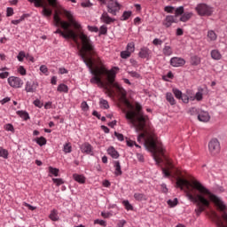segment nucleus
Returning a JSON list of instances; mask_svg holds the SVG:
<instances>
[{
    "mask_svg": "<svg viewBox=\"0 0 227 227\" xmlns=\"http://www.w3.org/2000/svg\"><path fill=\"white\" fill-rule=\"evenodd\" d=\"M63 15H65L68 21L62 20L59 13H55L53 15L54 26L64 29L63 31L61 28H57L54 33L55 35H59L62 38H65V40H73V42L77 43V45H79L78 38H80L82 45L80 50V58L83 63H85L90 74H93L90 79V82L92 84H98V86H104L102 75H106V81L109 84H114L122 97L124 105L128 109H122V113L125 114L127 121H146V115L143 114L141 105L137 103L135 106L130 104L129 99L126 98L127 93L125 92V90H123V87L118 83H114L116 74L120 68L113 67L112 69L107 70L102 60L98 59L94 61L93 58H91L95 53L93 44L91 43L90 37H88L83 32H81L82 29L81 23L75 20L74 13L70 11L64 10Z\"/></svg>",
    "mask_w": 227,
    "mask_h": 227,
    "instance_id": "obj_1",
    "label": "nucleus"
},
{
    "mask_svg": "<svg viewBox=\"0 0 227 227\" xmlns=\"http://www.w3.org/2000/svg\"><path fill=\"white\" fill-rule=\"evenodd\" d=\"M176 186L182 189V191H184V188L186 189V198L196 204L195 214L198 217L210 207V201H212L220 212H223L222 219L227 224V213L224 212L227 206L221 197H217V195L212 193L210 190L207 189V187L198 181L191 183L187 179L177 178Z\"/></svg>",
    "mask_w": 227,
    "mask_h": 227,
    "instance_id": "obj_2",
    "label": "nucleus"
},
{
    "mask_svg": "<svg viewBox=\"0 0 227 227\" xmlns=\"http://www.w3.org/2000/svg\"><path fill=\"white\" fill-rule=\"evenodd\" d=\"M195 12L200 17H210L214 13V8L205 3H200L196 5Z\"/></svg>",
    "mask_w": 227,
    "mask_h": 227,
    "instance_id": "obj_3",
    "label": "nucleus"
},
{
    "mask_svg": "<svg viewBox=\"0 0 227 227\" xmlns=\"http://www.w3.org/2000/svg\"><path fill=\"white\" fill-rule=\"evenodd\" d=\"M28 3H34L35 8H43L42 14L44 17H51L52 15V10L47 8L43 4V0H27Z\"/></svg>",
    "mask_w": 227,
    "mask_h": 227,
    "instance_id": "obj_4",
    "label": "nucleus"
},
{
    "mask_svg": "<svg viewBox=\"0 0 227 227\" xmlns=\"http://www.w3.org/2000/svg\"><path fill=\"white\" fill-rule=\"evenodd\" d=\"M208 150L212 155H217L221 152V144L217 138H213L209 141Z\"/></svg>",
    "mask_w": 227,
    "mask_h": 227,
    "instance_id": "obj_5",
    "label": "nucleus"
},
{
    "mask_svg": "<svg viewBox=\"0 0 227 227\" xmlns=\"http://www.w3.org/2000/svg\"><path fill=\"white\" fill-rule=\"evenodd\" d=\"M106 8L108 13L116 16L120 12V10H121V4L115 0V2H108Z\"/></svg>",
    "mask_w": 227,
    "mask_h": 227,
    "instance_id": "obj_6",
    "label": "nucleus"
},
{
    "mask_svg": "<svg viewBox=\"0 0 227 227\" xmlns=\"http://www.w3.org/2000/svg\"><path fill=\"white\" fill-rule=\"evenodd\" d=\"M7 82L9 86H11V88H14L15 90L22 88V86H24V81H22L20 77L17 76H10L7 79Z\"/></svg>",
    "mask_w": 227,
    "mask_h": 227,
    "instance_id": "obj_7",
    "label": "nucleus"
},
{
    "mask_svg": "<svg viewBox=\"0 0 227 227\" xmlns=\"http://www.w3.org/2000/svg\"><path fill=\"white\" fill-rule=\"evenodd\" d=\"M210 219L216 224L217 227H226L224 225V222H223V219L220 217L219 215L214 210H211L208 214Z\"/></svg>",
    "mask_w": 227,
    "mask_h": 227,
    "instance_id": "obj_8",
    "label": "nucleus"
},
{
    "mask_svg": "<svg viewBox=\"0 0 227 227\" xmlns=\"http://www.w3.org/2000/svg\"><path fill=\"white\" fill-rule=\"evenodd\" d=\"M38 88V82H31L27 81L25 84V91L27 93H35Z\"/></svg>",
    "mask_w": 227,
    "mask_h": 227,
    "instance_id": "obj_9",
    "label": "nucleus"
},
{
    "mask_svg": "<svg viewBox=\"0 0 227 227\" xmlns=\"http://www.w3.org/2000/svg\"><path fill=\"white\" fill-rule=\"evenodd\" d=\"M80 150L82 153L86 155H93V146L90 143L85 142L80 145Z\"/></svg>",
    "mask_w": 227,
    "mask_h": 227,
    "instance_id": "obj_10",
    "label": "nucleus"
},
{
    "mask_svg": "<svg viewBox=\"0 0 227 227\" xmlns=\"http://www.w3.org/2000/svg\"><path fill=\"white\" fill-rule=\"evenodd\" d=\"M173 24H176V18L174 15H167L162 21L164 27H171Z\"/></svg>",
    "mask_w": 227,
    "mask_h": 227,
    "instance_id": "obj_11",
    "label": "nucleus"
},
{
    "mask_svg": "<svg viewBox=\"0 0 227 227\" xmlns=\"http://www.w3.org/2000/svg\"><path fill=\"white\" fill-rule=\"evenodd\" d=\"M170 65L176 68L184 67V65H185V59L180 57H173L170 59Z\"/></svg>",
    "mask_w": 227,
    "mask_h": 227,
    "instance_id": "obj_12",
    "label": "nucleus"
},
{
    "mask_svg": "<svg viewBox=\"0 0 227 227\" xmlns=\"http://www.w3.org/2000/svg\"><path fill=\"white\" fill-rule=\"evenodd\" d=\"M115 20L116 19L109 16V13L107 12H104L100 16V21L103 22V24L110 25L113 24V22H114Z\"/></svg>",
    "mask_w": 227,
    "mask_h": 227,
    "instance_id": "obj_13",
    "label": "nucleus"
},
{
    "mask_svg": "<svg viewBox=\"0 0 227 227\" xmlns=\"http://www.w3.org/2000/svg\"><path fill=\"white\" fill-rule=\"evenodd\" d=\"M152 54V51L148 47H142L140 51L138 52V56L142 59H150Z\"/></svg>",
    "mask_w": 227,
    "mask_h": 227,
    "instance_id": "obj_14",
    "label": "nucleus"
},
{
    "mask_svg": "<svg viewBox=\"0 0 227 227\" xmlns=\"http://www.w3.org/2000/svg\"><path fill=\"white\" fill-rule=\"evenodd\" d=\"M199 121H210V114H208V112L201 111L200 112L198 115Z\"/></svg>",
    "mask_w": 227,
    "mask_h": 227,
    "instance_id": "obj_15",
    "label": "nucleus"
},
{
    "mask_svg": "<svg viewBox=\"0 0 227 227\" xmlns=\"http://www.w3.org/2000/svg\"><path fill=\"white\" fill-rule=\"evenodd\" d=\"M165 98L170 106H176V100L175 99V96H173V93L171 92H167L165 94Z\"/></svg>",
    "mask_w": 227,
    "mask_h": 227,
    "instance_id": "obj_16",
    "label": "nucleus"
},
{
    "mask_svg": "<svg viewBox=\"0 0 227 227\" xmlns=\"http://www.w3.org/2000/svg\"><path fill=\"white\" fill-rule=\"evenodd\" d=\"M114 168L115 169L114 171L115 176H121L123 172L121 171V165L120 164V161H114Z\"/></svg>",
    "mask_w": 227,
    "mask_h": 227,
    "instance_id": "obj_17",
    "label": "nucleus"
},
{
    "mask_svg": "<svg viewBox=\"0 0 227 227\" xmlns=\"http://www.w3.org/2000/svg\"><path fill=\"white\" fill-rule=\"evenodd\" d=\"M167 162L168 164V167L161 168V170H162L164 177L169 178V176H171V172H169V169H171V168H173V165L169 161H167Z\"/></svg>",
    "mask_w": 227,
    "mask_h": 227,
    "instance_id": "obj_18",
    "label": "nucleus"
},
{
    "mask_svg": "<svg viewBox=\"0 0 227 227\" xmlns=\"http://www.w3.org/2000/svg\"><path fill=\"white\" fill-rule=\"evenodd\" d=\"M133 197L136 200V201H146V200H148V197H146L145 193L141 192H135Z\"/></svg>",
    "mask_w": 227,
    "mask_h": 227,
    "instance_id": "obj_19",
    "label": "nucleus"
},
{
    "mask_svg": "<svg viewBox=\"0 0 227 227\" xmlns=\"http://www.w3.org/2000/svg\"><path fill=\"white\" fill-rule=\"evenodd\" d=\"M107 153L113 159H118V157H120V153H118V151H116V149H114V147H109L107 149Z\"/></svg>",
    "mask_w": 227,
    "mask_h": 227,
    "instance_id": "obj_20",
    "label": "nucleus"
},
{
    "mask_svg": "<svg viewBox=\"0 0 227 227\" xmlns=\"http://www.w3.org/2000/svg\"><path fill=\"white\" fill-rule=\"evenodd\" d=\"M16 114H18V116L22 118V120H24L25 121H27V120H29V118H30L29 114L24 110H19L16 112Z\"/></svg>",
    "mask_w": 227,
    "mask_h": 227,
    "instance_id": "obj_21",
    "label": "nucleus"
},
{
    "mask_svg": "<svg viewBox=\"0 0 227 227\" xmlns=\"http://www.w3.org/2000/svg\"><path fill=\"white\" fill-rule=\"evenodd\" d=\"M186 93L187 95L184 94L180 99L184 102V104H189V100H191V98H192V90H187Z\"/></svg>",
    "mask_w": 227,
    "mask_h": 227,
    "instance_id": "obj_22",
    "label": "nucleus"
},
{
    "mask_svg": "<svg viewBox=\"0 0 227 227\" xmlns=\"http://www.w3.org/2000/svg\"><path fill=\"white\" fill-rule=\"evenodd\" d=\"M194 100H197V102H201V100H203V92L198 91L195 95H192V92L191 101L194 102Z\"/></svg>",
    "mask_w": 227,
    "mask_h": 227,
    "instance_id": "obj_23",
    "label": "nucleus"
},
{
    "mask_svg": "<svg viewBox=\"0 0 227 227\" xmlns=\"http://www.w3.org/2000/svg\"><path fill=\"white\" fill-rule=\"evenodd\" d=\"M73 178L75 182H78V184H85L86 182V177L82 175L74 174Z\"/></svg>",
    "mask_w": 227,
    "mask_h": 227,
    "instance_id": "obj_24",
    "label": "nucleus"
},
{
    "mask_svg": "<svg viewBox=\"0 0 227 227\" xmlns=\"http://www.w3.org/2000/svg\"><path fill=\"white\" fill-rule=\"evenodd\" d=\"M34 142L39 146H45L47 145V138L43 137H36L34 139Z\"/></svg>",
    "mask_w": 227,
    "mask_h": 227,
    "instance_id": "obj_25",
    "label": "nucleus"
},
{
    "mask_svg": "<svg viewBox=\"0 0 227 227\" xmlns=\"http://www.w3.org/2000/svg\"><path fill=\"white\" fill-rule=\"evenodd\" d=\"M192 18V12H184L183 15L180 17L181 22H187L191 20Z\"/></svg>",
    "mask_w": 227,
    "mask_h": 227,
    "instance_id": "obj_26",
    "label": "nucleus"
},
{
    "mask_svg": "<svg viewBox=\"0 0 227 227\" xmlns=\"http://www.w3.org/2000/svg\"><path fill=\"white\" fill-rule=\"evenodd\" d=\"M211 58L212 59H215L216 61H219V59L223 58V55H221V52H219V50H212Z\"/></svg>",
    "mask_w": 227,
    "mask_h": 227,
    "instance_id": "obj_27",
    "label": "nucleus"
},
{
    "mask_svg": "<svg viewBox=\"0 0 227 227\" xmlns=\"http://www.w3.org/2000/svg\"><path fill=\"white\" fill-rule=\"evenodd\" d=\"M57 91L59 93H68V87L65 83H60L57 88Z\"/></svg>",
    "mask_w": 227,
    "mask_h": 227,
    "instance_id": "obj_28",
    "label": "nucleus"
},
{
    "mask_svg": "<svg viewBox=\"0 0 227 227\" xmlns=\"http://www.w3.org/2000/svg\"><path fill=\"white\" fill-rule=\"evenodd\" d=\"M162 52L164 54V56H172L173 55V48H171V46H168L167 44H165Z\"/></svg>",
    "mask_w": 227,
    "mask_h": 227,
    "instance_id": "obj_29",
    "label": "nucleus"
},
{
    "mask_svg": "<svg viewBox=\"0 0 227 227\" xmlns=\"http://www.w3.org/2000/svg\"><path fill=\"white\" fill-rule=\"evenodd\" d=\"M49 176H59V169L53 168V167H49Z\"/></svg>",
    "mask_w": 227,
    "mask_h": 227,
    "instance_id": "obj_30",
    "label": "nucleus"
},
{
    "mask_svg": "<svg viewBox=\"0 0 227 227\" xmlns=\"http://www.w3.org/2000/svg\"><path fill=\"white\" fill-rule=\"evenodd\" d=\"M191 63L194 67H198V65H200L201 63V59H200V57H198L196 55L192 56L191 57Z\"/></svg>",
    "mask_w": 227,
    "mask_h": 227,
    "instance_id": "obj_31",
    "label": "nucleus"
},
{
    "mask_svg": "<svg viewBox=\"0 0 227 227\" xmlns=\"http://www.w3.org/2000/svg\"><path fill=\"white\" fill-rule=\"evenodd\" d=\"M49 217L51 221H59V216L58 215V210H56V209L51 210Z\"/></svg>",
    "mask_w": 227,
    "mask_h": 227,
    "instance_id": "obj_32",
    "label": "nucleus"
},
{
    "mask_svg": "<svg viewBox=\"0 0 227 227\" xmlns=\"http://www.w3.org/2000/svg\"><path fill=\"white\" fill-rule=\"evenodd\" d=\"M207 38L210 40V42H215L217 40V35L214 30H209L207 32Z\"/></svg>",
    "mask_w": 227,
    "mask_h": 227,
    "instance_id": "obj_33",
    "label": "nucleus"
},
{
    "mask_svg": "<svg viewBox=\"0 0 227 227\" xmlns=\"http://www.w3.org/2000/svg\"><path fill=\"white\" fill-rule=\"evenodd\" d=\"M63 152L64 153H72V144L70 142L64 144Z\"/></svg>",
    "mask_w": 227,
    "mask_h": 227,
    "instance_id": "obj_34",
    "label": "nucleus"
},
{
    "mask_svg": "<svg viewBox=\"0 0 227 227\" xmlns=\"http://www.w3.org/2000/svg\"><path fill=\"white\" fill-rule=\"evenodd\" d=\"M131 16L132 11H125L121 17V20H129V19H130Z\"/></svg>",
    "mask_w": 227,
    "mask_h": 227,
    "instance_id": "obj_35",
    "label": "nucleus"
},
{
    "mask_svg": "<svg viewBox=\"0 0 227 227\" xmlns=\"http://www.w3.org/2000/svg\"><path fill=\"white\" fill-rule=\"evenodd\" d=\"M184 6L176 7L175 9V15H174V17L176 18V17H180V15L183 16L184 15Z\"/></svg>",
    "mask_w": 227,
    "mask_h": 227,
    "instance_id": "obj_36",
    "label": "nucleus"
},
{
    "mask_svg": "<svg viewBox=\"0 0 227 227\" xmlns=\"http://www.w3.org/2000/svg\"><path fill=\"white\" fill-rule=\"evenodd\" d=\"M99 106L101 109H109V102L104 98L99 99Z\"/></svg>",
    "mask_w": 227,
    "mask_h": 227,
    "instance_id": "obj_37",
    "label": "nucleus"
},
{
    "mask_svg": "<svg viewBox=\"0 0 227 227\" xmlns=\"http://www.w3.org/2000/svg\"><path fill=\"white\" fill-rule=\"evenodd\" d=\"M172 92L175 95L176 98H177L178 100H180L182 98V96L184 95L182 93V90H180L176 88L172 89Z\"/></svg>",
    "mask_w": 227,
    "mask_h": 227,
    "instance_id": "obj_38",
    "label": "nucleus"
},
{
    "mask_svg": "<svg viewBox=\"0 0 227 227\" xmlns=\"http://www.w3.org/2000/svg\"><path fill=\"white\" fill-rule=\"evenodd\" d=\"M126 51H128L129 52H130L132 54V52H134V51H136V44L133 42L129 43L127 44Z\"/></svg>",
    "mask_w": 227,
    "mask_h": 227,
    "instance_id": "obj_39",
    "label": "nucleus"
},
{
    "mask_svg": "<svg viewBox=\"0 0 227 227\" xmlns=\"http://www.w3.org/2000/svg\"><path fill=\"white\" fill-rule=\"evenodd\" d=\"M26 20V14H23L22 16H20L19 20H12L11 23L13 24L14 26H18V24H20V22H23V20Z\"/></svg>",
    "mask_w": 227,
    "mask_h": 227,
    "instance_id": "obj_40",
    "label": "nucleus"
},
{
    "mask_svg": "<svg viewBox=\"0 0 227 227\" xmlns=\"http://www.w3.org/2000/svg\"><path fill=\"white\" fill-rule=\"evenodd\" d=\"M132 55V53L130 51H122L121 52V58L122 59H129V58H130V56Z\"/></svg>",
    "mask_w": 227,
    "mask_h": 227,
    "instance_id": "obj_41",
    "label": "nucleus"
},
{
    "mask_svg": "<svg viewBox=\"0 0 227 227\" xmlns=\"http://www.w3.org/2000/svg\"><path fill=\"white\" fill-rule=\"evenodd\" d=\"M167 203L168 206H170L171 208H173L178 205V199L168 200Z\"/></svg>",
    "mask_w": 227,
    "mask_h": 227,
    "instance_id": "obj_42",
    "label": "nucleus"
},
{
    "mask_svg": "<svg viewBox=\"0 0 227 227\" xmlns=\"http://www.w3.org/2000/svg\"><path fill=\"white\" fill-rule=\"evenodd\" d=\"M122 205L125 207L126 210H134V207L129 200H123Z\"/></svg>",
    "mask_w": 227,
    "mask_h": 227,
    "instance_id": "obj_43",
    "label": "nucleus"
},
{
    "mask_svg": "<svg viewBox=\"0 0 227 227\" xmlns=\"http://www.w3.org/2000/svg\"><path fill=\"white\" fill-rule=\"evenodd\" d=\"M0 157H3V159H8V150L0 147Z\"/></svg>",
    "mask_w": 227,
    "mask_h": 227,
    "instance_id": "obj_44",
    "label": "nucleus"
},
{
    "mask_svg": "<svg viewBox=\"0 0 227 227\" xmlns=\"http://www.w3.org/2000/svg\"><path fill=\"white\" fill-rule=\"evenodd\" d=\"M201 111L199 109V108H196V107H192L190 110H189V113L190 114H192V116H194L197 114V116H199L200 113Z\"/></svg>",
    "mask_w": 227,
    "mask_h": 227,
    "instance_id": "obj_45",
    "label": "nucleus"
},
{
    "mask_svg": "<svg viewBox=\"0 0 227 227\" xmlns=\"http://www.w3.org/2000/svg\"><path fill=\"white\" fill-rule=\"evenodd\" d=\"M4 129L7 130V132H15V128L12 125V123L5 124Z\"/></svg>",
    "mask_w": 227,
    "mask_h": 227,
    "instance_id": "obj_46",
    "label": "nucleus"
},
{
    "mask_svg": "<svg viewBox=\"0 0 227 227\" xmlns=\"http://www.w3.org/2000/svg\"><path fill=\"white\" fill-rule=\"evenodd\" d=\"M52 182L55 183V184L59 187V185H63L65 184V181L61 178H52Z\"/></svg>",
    "mask_w": 227,
    "mask_h": 227,
    "instance_id": "obj_47",
    "label": "nucleus"
},
{
    "mask_svg": "<svg viewBox=\"0 0 227 227\" xmlns=\"http://www.w3.org/2000/svg\"><path fill=\"white\" fill-rule=\"evenodd\" d=\"M175 10L176 8L170 5H167L164 8V12H166L167 13H175Z\"/></svg>",
    "mask_w": 227,
    "mask_h": 227,
    "instance_id": "obj_48",
    "label": "nucleus"
},
{
    "mask_svg": "<svg viewBox=\"0 0 227 227\" xmlns=\"http://www.w3.org/2000/svg\"><path fill=\"white\" fill-rule=\"evenodd\" d=\"M33 104L35 107H38L39 109H42L43 107V103H42L40 99L34 100Z\"/></svg>",
    "mask_w": 227,
    "mask_h": 227,
    "instance_id": "obj_49",
    "label": "nucleus"
},
{
    "mask_svg": "<svg viewBox=\"0 0 227 227\" xmlns=\"http://www.w3.org/2000/svg\"><path fill=\"white\" fill-rule=\"evenodd\" d=\"M99 35H107V26L102 25L99 27Z\"/></svg>",
    "mask_w": 227,
    "mask_h": 227,
    "instance_id": "obj_50",
    "label": "nucleus"
},
{
    "mask_svg": "<svg viewBox=\"0 0 227 227\" xmlns=\"http://www.w3.org/2000/svg\"><path fill=\"white\" fill-rule=\"evenodd\" d=\"M24 58H26V52L20 51L18 56H17L18 61H20V62L24 61Z\"/></svg>",
    "mask_w": 227,
    "mask_h": 227,
    "instance_id": "obj_51",
    "label": "nucleus"
},
{
    "mask_svg": "<svg viewBox=\"0 0 227 227\" xmlns=\"http://www.w3.org/2000/svg\"><path fill=\"white\" fill-rule=\"evenodd\" d=\"M40 71L43 74H45V75H49V68H47V66H45V65L41 66L40 67Z\"/></svg>",
    "mask_w": 227,
    "mask_h": 227,
    "instance_id": "obj_52",
    "label": "nucleus"
},
{
    "mask_svg": "<svg viewBox=\"0 0 227 227\" xmlns=\"http://www.w3.org/2000/svg\"><path fill=\"white\" fill-rule=\"evenodd\" d=\"M82 8H90V6H93V4L91 2H90V0H85L82 3Z\"/></svg>",
    "mask_w": 227,
    "mask_h": 227,
    "instance_id": "obj_53",
    "label": "nucleus"
},
{
    "mask_svg": "<svg viewBox=\"0 0 227 227\" xmlns=\"http://www.w3.org/2000/svg\"><path fill=\"white\" fill-rule=\"evenodd\" d=\"M50 6L52 8H58V0H47Z\"/></svg>",
    "mask_w": 227,
    "mask_h": 227,
    "instance_id": "obj_54",
    "label": "nucleus"
},
{
    "mask_svg": "<svg viewBox=\"0 0 227 227\" xmlns=\"http://www.w3.org/2000/svg\"><path fill=\"white\" fill-rule=\"evenodd\" d=\"M88 29L90 31V33H98V27L95 26H88Z\"/></svg>",
    "mask_w": 227,
    "mask_h": 227,
    "instance_id": "obj_55",
    "label": "nucleus"
},
{
    "mask_svg": "<svg viewBox=\"0 0 227 227\" xmlns=\"http://www.w3.org/2000/svg\"><path fill=\"white\" fill-rule=\"evenodd\" d=\"M94 224H99L100 226H106V221L100 220V219H96L94 221Z\"/></svg>",
    "mask_w": 227,
    "mask_h": 227,
    "instance_id": "obj_56",
    "label": "nucleus"
},
{
    "mask_svg": "<svg viewBox=\"0 0 227 227\" xmlns=\"http://www.w3.org/2000/svg\"><path fill=\"white\" fill-rule=\"evenodd\" d=\"M23 207H27V208H28V210H36V207L35 206H31V204H28L27 202H23Z\"/></svg>",
    "mask_w": 227,
    "mask_h": 227,
    "instance_id": "obj_57",
    "label": "nucleus"
},
{
    "mask_svg": "<svg viewBox=\"0 0 227 227\" xmlns=\"http://www.w3.org/2000/svg\"><path fill=\"white\" fill-rule=\"evenodd\" d=\"M129 75L131 76V77H135V79H139V77H141V74H139L137 72H136V71H131V72H129Z\"/></svg>",
    "mask_w": 227,
    "mask_h": 227,
    "instance_id": "obj_58",
    "label": "nucleus"
},
{
    "mask_svg": "<svg viewBox=\"0 0 227 227\" xmlns=\"http://www.w3.org/2000/svg\"><path fill=\"white\" fill-rule=\"evenodd\" d=\"M114 136H115V137H117L118 141H123V139H124L123 134H121V133H118L115 131Z\"/></svg>",
    "mask_w": 227,
    "mask_h": 227,
    "instance_id": "obj_59",
    "label": "nucleus"
},
{
    "mask_svg": "<svg viewBox=\"0 0 227 227\" xmlns=\"http://www.w3.org/2000/svg\"><path fill=\"white\" fill-rule=\"evenodd\" d=\"M18 72H19V74H20V75H26V74H27L26 68H24L22 66H20L18 68Z\"/></svg>",
    "mask_w": 227,
    "mask_h": 227,
    "instance_id": "obj_60",
    "label": "nucleus"
},
{
    "mask_svg": "<svg viewBox=\"0 0 227 227\" xmlns=\"http://www.w3.org/2000/svg\"><path fill=\"white\" fill-rule=\"evenodd\" d=\"M160 190L161 192H164V194H168V186L166 185V184H160Z\"/></svg>",
    "mask_w": 227,
    "mask_h": 227,
    "instance_id": "obj_61",
    "label": "nucleus"
},
{
    "mask_svg": "<svg viewBox=\"0 0 227 227\" xmlns=\"http://www.w3.org/2000/svg\"><path fill=\"white\" fill-rule=\"evenodd\" d=\"M6 15L7 17H12L13 15V8L8 7L6 10Z\"/></svg>",
    "mask_w": 227,
    "mask_h": 227,
    "instance_id": "obj_62",
    "label": "nucleus"
},
{
    "mask_svg": "<svg viewBox=\"0 0 227 227\" xmlns=\"http://www.w3.org/2000/svg\"><path fill=\"white\" fill-rule=\"evenodd\" d=\"M10 75L9 72H2L0 73V79H6L8 78Z\"/></svg>",
    "mask_w": 227,
    "mask_h": 227,
    "instance_id": "obj_63",
    "label": "nucleus"
},
{
    "mask_svg": "<svg viewBox=\"0 0 227 227\" xmlns=\"http://www.w3.org/2000/svg\"><path fill=\"white\" fill-rule=\"evenodd\" d=\"M153 45H162L163 42L162 40L159 39V38H155L153 41Z\"/></svg>",
    "mask_w": 227,
    "mask_h": 227,
    "instance_id": "obj_64",
    "label": "nucleus"
}]
</instances>
